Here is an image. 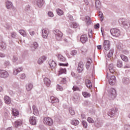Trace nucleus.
<instances>
[{
    "mask_svg": "<svg viewBox=\"0 0 130 130\" xmlns=\"http://www.w3.org/2000/svg\"><path fill=\"white\" fill-rule=\"evenodd\" d=\"M109 83L111 86H113L115 85V83H116V78L114 75H111V74L107 73V79H109Z\"/></svg>",
    "mask_w": 130,
    "mask_h": 130,
    "instance_id": "1",
    "label": "nucleus"
},
{
    "mask_svg": "<svg viewBox=\"0 0 130 130\" xmlns=\"http://www.w3.org/2000/svg\"><path fill=\"white\" fill-rule=\"evenodd\" d=\"M119 24H121L125 29H128L130 27L129 21L126 19L121 18L119 20Z\"/></svg>",
    "mask_w": 130,
    "mask_h": 130,
    "instance_id": "2",
    "label": "nucleus"
},
{
    "mask_svg": "<svg viewBox=\"0 0 130 130\" xmlns=\"http://www.w3.org/2000/svg\"><path fill=\"white\" fill-rule=\"evenodd\" d=\"M53 34H54L55 38L58 41L61 40V38H62V32L60 31V30L58 29H55L53 31Z\"/></svg>",
    "mask_w": 130,
    "mask_h": 130,
    "instance_id": "3",
    "label": "nucleus"
},
{
    "mask_svg": "<svg viewBox=\"0 0 130 130\" xmlns=\"http://www.w3.org/2000/svg\"><path fill=\"white\" fill-rule=\"evenodd\" d=\"M110 33L114 37H119L120 36V30L117 28L111 29Z\"/></svg>",
    "mask_w": 130,
    "mask_h": 130,
    "instance_id": "4",
    "label": "nucleus"
},
{
    "mask_svg": "<svg viewBox=\"0 0 130 130\" xmlns=\"http://www.w3.org/2000/svg\"><path fill=\"white\" fill-rule=\"evenodd\" d=\"M109 96L112 99H114L116 97V90L114 88H111L108 92Z\"/></svg>",
    "mask_w": 130,
    "mask_h": 130,
    "instance_id": "5",
    "label": "nucleus"
},
{
    "mask_svg": "<svg viewBox=\"0 0 130 130\" xmlns=\"http://www.w3.org/2000/svg\"><path fill=\"white\" fill-rule=\"evenodd\" d=\"M43 122L44 124H46L47 125H49V126H51V125L53 124V121H52V119L49 117H45L44 118Z\"/></svg>",
    "mask_w": 130,
    "mask_h": 130,
    "instance_id": "6",
    "label": "nucleus"
},
{
    "mask_svg": "<svg viewBox=\"0 0 130 130\" xmlns=\"http://www.w3.org/2000/svg\"><path fill=\"white\" fill-rule=\"evenodd\" d=\"M116 112H117V109L113 108L109 110L108 113V115L111 118L114 117V116H115V114H116Z\"/></svg>",
    "mask_w": 130,
    "mask_h": 130,
    "instance_id": "7",
    "label": "nucleus"
},
{
    "mask_svg": "<svg viewBox=\"0 0 130 130\" xmlns=\"http://www.w3.org/2000/svg\"><path fill=\"white\" fill-rule=\"evenodd\" d=\"M110 41L109 40H105L103 43V48L105 50H108L110 49Z\"/></svg>",
    "mask_w": 130,
    "mask_h": 130,
    "instance_id": "8",
    "label": "nucleus"
},
{
    "mask_svg": "<svg viewBox=\"0 0 130 130\" xmlns=\"http://www.w3.org/2000/svg\"><path fill=\"white\" fill-rule=\"evenodd\" d=\"M48 34H49V29L48 28H43L42 30V35L43 37L46 39L48 37Z\"/></svg>",
    "mask_w": 130,
    "mask_h": 130,
    "instance_id": "9",
    "label": "nucleus"
},
{
    "mask_svg": "<svg viewBox=\"0 0 130 130\" xmlns=\"http://www.w3.org/2000/svg\"><path fill=\"white\" fill-rule=\"evenodd\" d=\"M8 77H9V73L8 72L6 71V70H0V78L6 79V78H8Z\"/></svg>",
    "mask_w": 130,
    "mask_h": 130,
    "instance_id": "10",
    "label": "nucleus"
},
{
    "mask_svg": "<svg viewBox=\"0 0 130 130\" xmlns=\"http://www.w3.org/2000/svg\"><path fill=\"white\" fill-rule=\"evenodd\" d=\"M49 64L52 70V71H54L56 68V63L53 60H50L49 61Z\"/></svg>",
    "mask_w": 130,
    "mask_h": 130,
    "instance_id": "11",
    "label": "nucleus"
},
{
    "mask_svg": "<svg viewBox=\"0 0 130 130\" xmlns=\"http://www.w3.org/2000/svg\"><path fill=\"white\" fill-rule=\"evenodd\" d=\"M83 71H84V63L83 62L80 61L78 63L77 71L78 73H82Z\"/></svg>",
    "mask_w": 130,
    "mask_h": 130,
    "instance_id": "12",
    "label": "nucleus"
},
{
    "mask_svg": "<svg viewBox=\"0 0 130 130\" xmlns=\"http://www.w3.org/2000/svg\"><path fill=\"white\" fill-rule=\"evenodd\" d=\"M37 118L36 117L31 116L29 118V122L31 125H36Z\"/></svg>",
    "mask_w": 130,
    "mask_h": 130,
    "instance_id": "13",
    "label": "nucleus"
},
{
    "mask_svg": "<svg viewBox=\"0 0 130 130\" xmlns=\"http://www.w3.org/2000/svg\"><path fill=\"white\" fill-rule=\"evenodd\" d=\"M23 71V68L22 67H19L18 68H15L14 71H13V74L15 76H17L19 73H21Z\"/></svg>",
    "mask_w": 130,
    "mask_h": 130,
    "instance_id": "14",
    "label": "nucleus"
},
{
    "mask_svg": "<svg viewBox=\"0 0 130 130\" xmlns=\"http://www.w3.org/2000/svg\"><path fill=\"white\" fill-rule=\"evenodd\" d=\"M80 40L82 43H86L88 41V36L86 35L81 36L80 37Z\"/></svg>",
    "mask_w": 130,
    "mask_h": 130,
    "instance_id": "15",
    "label": "nucleus"
},
{
    "mask_svg": "<svg viewBox=\"0 0 130 130\" xmlns=\"http://www.w3.org/2000/svg\"><path fill=\"white\" fill-rule=\"evenodd\" d=\"M37 48H38V43L37 42H34L30 47V50L31 51H35Z\"/></svg>",
    "mask_w": 130,
    "mask_h": 130,
    "instance_id": "16",
    "label": "nucleus"
},
{
    "mask_svg": "<svg viewBox=\"0 0 130 130\" xmlns=\"http://www.w3.org/2000/svg\"><path fill=\"white\" fill-rule=\"evenodd\" d=\"M44 84L47 86L49 87L50 86V84H51V81L48 78H45L44 79Z\"/></svg>",
    "mask_w": 130,
    "mask_h": 130,
    "instance_id": "17",
    "label": "nucleus"
},
{
    "mask_svg": "<svg viewBox=\"0 0 130 130\" xmlns=\"http://www.w3.org/2000/svg\"><path fill=\"white\" fill-rule=\"evenodd\" d=\"M45 60H46V57L45 56H43L39 58L38 63H39V64H42Z\"/></svg>",
    "mask_w": 130,
    "mask_h": 130,
    "instance_id": "18",
    "label": "nucleus"
},
{
    "mask_svg": "<svg viewBox=\"0 0 130 130\" xmlns=\"http://www.w3.org/2000/svg\"><path fill=\"white\" fill-rule=\"evenodd\" d=\"M109 70L111 74H114L115 72V70L114 69V67L113 66V64L111 63L109 66Z\"/></svg>",
    "mask_w": 130,
    "mask_h": 130,
    "instance_id": "19",
    "label": "nucleus"
},
{
    "mask_svg": "<svg viewBox=\"0 0 130 130\" xmlns=\"http://www.w3.org/2000/svg\"><path fill=\"white\" fill-rule=\"evenodd\" d=\"M85 84L87 88H89V89H92V83L91 82V81L88 79H86L85 80Z\"/></svg>",
    "mask_w": 130,
    "mask_h": 130,
    "instance_id": "20",
    "label": "nucleus"
},
{
    "mask_svg": "<svg viewBox=\"0 0 130 130\" xmlns=\"http://www.w3.org/2000/svg\"><path fill=\"white\" fill-rule=\"evenodd\" d=\"M26 90L29 92V91H31L32 89H33V84L28 83L26 85Z\"/></svg>",
    "mask_w": 130,
    "mask_h": 130,
    "instance_id": "21",
    "label": "nucleus"
},
{
    "mask_svg": "<svg viewBox=\"0 0 130 130\" xmlns=\"http://www.w3.org/2000/svg\"><path fill=\"white\" fill-rule=\"evenodd\" d=\"M95 8L97 9V10H100L101 9V3L100 2V1L96 0L95 2Z\"/></svg>",
    "mask_w": 130,
    "mask_h": 130,
    "instance_id": "22",
    "label": "nucleus"
},
{
    "mask_svg": "<svg viewBox=\"0 0 130 130\" xmlns=\"http://www.w3.org/2000/svg\"><path fill=\"white\" fill-rule=\"evenodd\" d=\"M5 102L6 104H11V98L9 97L8 95H6L4 97Z\"/></svg>",
    "mask_w": 130,
    "mask_h": 130,
    "instance_id": "23",
    "label": "nucleus"
},
{
    "mask_svg": "<svg viewBox=\"0 0 130 130\" xmlns=\"http://www.w3.org/2000/svg\"><path fill=\"white\" fill-rule=\"evenodd\" d=\"M51 103H57L59 102V100H58V99L52 96H51Z\"/></svg>",
    "mask_w": 130,
    "mask_h": 130,
    "instance_id": "24",
    "label": "nucleus"
},
{
    "mask_svg": "<svg viewBox=\"0 0 130 130\" xmlns=\"http://www.w3.org/2000/svg\"><path fill=\"white\" fill-rule=\"evenodd\" d=\"M6 8L10 10V9H12L13 8V3L10 1L6 2Z\"/></svg>",
    "mask_w": 130,
    "mask_h": 130,
    "instance_id": "25",
    "label": "nucleus"
},
{
    "mask_svg": "<svg viewBox=\"0 0 130 130\" xmlns=\"http://www.w3.org/2000/svg\"><path fill=\"white\" fill-rule=\"evenodd\" d=\"M21 124H22V121L21 120H17L15 122L14 126L15 127H18V126H20Z\"/></svg>",
    "mask_w": 130,
    "mask_h": 130,
    "instance_id": "26",
    "label": "nucleus"
},
{
    "mask_svg": "<svg viewBox=\"0 0 130 130\" xmlns=\"http://www.w3.org/2000/svg\"><path fill=\"white\" fill-rule=\"evenodd\" d=\"M85 22L86 23V24L89 25L91 24V23H92V21H91V18L89 16H86L85 17Z\"/></svg>",
    "mask_w": 130,
    "mask_h": 130,
    "instance_id": "27",
    "label": "nucleus"
},
{
    "mask_svg": "<svg viewBox=\"0 0 130 130\" xmlns=\"http://www.w3.org/2000/svg\"><path fill=\"white\" fill-rule=\"evenodd\" d=\"M32 109L34 110V115H38V114H39V112L38 111L37 108H36V106H35L34 105L32 106Z\"/></svg>",
    "mask_w": 130,
    "mask_h": 130,
    "instance_id": "28",
    "label": "nucleus"
},
{
    "mask_svg": "<svg viewBox=\"0 0 130 130\" xmlns=\"http://www.w3.org/2000/svg\"><path fill=\"white\" fill-rule=\"evenodd\" d=\"M37 1V5L38 6L39 8H41L42 6H43L44 2L43 0H36Z\"/></svg>",
    "mask_w": 130,
    "mask_h": 130,
    "instance_id": "29",
    "label": "nucleus"
},
{
    "mask_svg": "<svg viewBox=\"0 0 130 130\" xmlns=\"http://www.w3.org/2000/svg\"><path fill=\"white\" fill-rule=\"evenodd\" d=\"M122 83L125 85H127L129 83V79L127 78H124L122 79Z\"/></svg>",
    "mask_w": 130,
    "mask_h": 130,
    "instance_id": "30",
    "label": "nucleus"
},
{
    "mask_svg": "<svg viewBox=\"0 0 130 130\" xmlns=\"http://www.w3.org/2000/svg\"><path fill=\"white\" fill-rule=\"evenodd\" d=\"M67 73V69L66 68L60 69L58 71V75H62V74H66Z\"/></svg>",
    "mask_w": 130,
    "mask_h": 130,
    "instance_id": "31",
    "label": "nucleus"
},
{
    "mask_svg": "<svg viewBox=\"0 0 130 130\" xmlns=\"http://www.w3.org/2000/svg\"><path fill=\"white\" fill-rule=\"evenodd\" d=\"M12 113H13V115H14V116H17V115H19V111H18L17 110H16L15 109H12Z\"/></svg>",
    "mask_w": 130,
    "mask_h": 130,
    "instance_id": "32",
    "label": "nucleus"
},
{
    "mask_svg": "<svg viewBox=\"0 0 130 130\" xmlns=\"http://www.w3.org/2000/svg\"><path fill=\"white\" fill-rule=\"evenodd\" d=\"M19 33H20V34H21V35L23 36V37H26L27 36V34H26V32L25 31V30H24L23 29L19 30Z\"/></svg>",
    "mask_w": 130,
    "mask_h": 130,
    "instance_id": "33",
    "label": "nucleus"
},
{
    "mask_svg": "<svg viewBox=\"0 0 130 130\" xmlns=\"http://www.w3.org/2000/svg\"><path fill=\"white\" fill-rule=\"evenodd\" d=\"M82 95L85 98H88L91 96V94L87 92H82Z\"/></svg>",
    "mask_w": 130,
    "mask_h": 130,
    "instance_id": "34",
    "label": "nucleus"
},
{
    "mask_svg": "<svg viewBox=\"0 0 130 130\" xmlns=\"http://www.w3.org/2000/svg\"><path fill=\"white\" fill-rule=\"evenodd\" d=\"M56 12L57 15H58V16H62V15H63V11H62L61 9H57Z\"/></svg>",
    "mask_w": 130,
    "mask_h": 130,
    "instance_id": "35",
    "label": "nucleus"
},
{
    "mask_svg": "<svg viewBox=\"0 0 130 130\" xmlns=\"http://www.w3.org/2000/svg\"><path fill=\"white\" fill-rule=\"evenodd\" d=\"M80 123V122H79V120H73L71 122V124L73 125H78Z\"/></svg>",
    "mask_w": 130,
    "mask_h": 130,
    "instance_id": "36",
    "label": "nucleus"
},
{
    "mask_svg": "<svg viewBox=\"0 0 130 130\" xmlns=\"http://www.w3.org/2000/svg\"><path fill=\"white\" fill-rule=\"evenodd\" d=\"M58 58L59 60H60V61H66V58L61 55H59Z\"/></svg>",
    "mask_w": 130,
    "mask_h": 130,
    "instance_id": "37",
    "label": "nucleus"
},
{
    "mask_svg": "<svg viewBox=\"0 0 130 130\" xmlns=\"http://www.w3.org/2000/svg\"><path fill=\"white\" fill-rule=\"evenodd\" d=\"M113 52H114L113 49H111L109 51V53L108 54V55H107V56L109 58H110L112 56V55H113Z\"/></svg>",
    "mask_w": 130,
    "mask_h": 130,
    "instance_id": "38",
    "label": "nucleus"
},
{
    "mask_svg": "<svg viewBox=\"0 0 130 130\" xmlns=\"http://www.w3.org/2000/svg\"><path fill=\"white\" fill-rule=\"evenodd\" d=\"M70 26L72 28H77L78 27V24L76 22H72L70 23Z\"/></svg>",
    "mask_w": 130,
    "mask_h": 130,
    "instance_id": "39",
    "label": "nucleus"
},
{
    "mask_svg": "<svg viewBox=\"0 0 130 130\" xmlns=\"http://www.w3.org/2000/svg\"><path fill=\"white\" fill-rule=\"evenodd\" d=\"M121 58L122 60H123L124 61H127L128 59H127V57L123 55H121Z\"/></svg>",
    "mask_w": 130,
    "mask_h": 130,
    "instance_id": "40",
    "label": "nucleus"
},
{
    "mask_svg": "<svg viewBox=\"0 0 130 130\" xmlns=\"http://www.w3.org/2000/svg\"><path fill=\"white\" fill-rule=\"evenodd\" d=\"M117 47L118 49H119V50H122V49L123 48V45H122V44H119L117 45Z\"/></svg>",
    "mask_w": 130,
    "mask_h": 130,
    "instance_id": "41",
    "label": "nucleus"
},
{
    "mask_svg": "<svg viewBox=\"0 0 130 130\" xmlns=\"http://www.w3.org/2000/svg\"><path fill=\"white\" fill-rule=\"evenodd\" d=\"M99 16L101 18V22H102V21H103V19H104V17L103 16V13H102V12H101V11L99 12Z\"/></svg>",
    "mask_w": 130,
    "mask_h": 130,
    "instance_id": "42",
    "label": "nucleus"
},
{
    "mask_svg": "<svg viewBox=\"0 0 130 130\" xmlns=\"http://www.w3.org/2000/svg\"><path fill=\"white\" fill-rule=\"evenodd\" d=\"M77 52H78L77 51V50H74L71 51L70 54L71 55H73V56H74V55H77Z\"/></svg>",
    "mask_w": 130,
    "mask_h": 130,
    "instance_id": "43",
    "label": "nucleus"
},
{
    "mask_svg": "<svg viewBox=\"0 0 130 130\" xmlns=\"http://www.w3.org/2000/svg\"><path fill=\"white\" fill-rule=\"evenodd\" d=\"M0 47H1L2 49H6V43L3 42L2 44H0Z\"/></svg>",
    "mask_w": 130,
    "mask_h": 130,
    "instance_id": "44",
    "label": "nucleus"
},
{
    "mask_svg": "<svg viewBox=\"0 0 130 130\" xmlns=\"http://www.w3.org/2000/svg\"><path fill=\"white\" fill-rule=\"evenodd\" d=\"M117 66L118 68H121L122 67V62L121 61H118Z\"/></svg>",
    "mask_w": 130,
    "mask_h": 130,
    "instance_id": "45",
    "label": "nucleus"
},
{
    "mask_svg": "<svg viewBox=\"0 0 130 130\" xmlns=\"http://www.w3.org/2000/svg\"><path fill=\"white\" fill-rule=\"evenodd\" d=\"M48 17H51V18H52L54 16V15L53 14V13L52 12L49 11L48 13Z\"/></svg>",
    "mask_w": 130,
    "mask_h": 130,
    "instance_id": "46",
    "label": "nucleus"
},
{
    "mask_svg": "<svg viewBox=\"0 0 130 130\" xmlns=\"http://www.w3.org/2000/svg\"><path fill=\"white\" fill-rule=\"evenodd\" d=\"M82 125H83L84 127L86 128L88 126V124L86 121H82Z\"/></svg>",
    "mask_w": 130,
    "mask_h": 130,
    "instance_id": "47",
    "label": "nucleus"
},
{
    "mask_svg": "<svg viewBox=\"0 0 130 130\" xmlns=\"http://www.w3.org/2000/svg\"><path fill=\"white\" fill-rule=\"evenodd\" d=\"M87 121H88L90 123H94V120L92 119L91 117H88L87 118Z\"/></svg>",
    "mask_w": 130,
    "mask_h": 130,
    "instance_id": "48",
    "label": "nucleus"
},
{
    "mask_svg": "<svg viewBox=\"0 0 130 130\" xmlns=\"http://www.w3.org/2000/svg\"><path fill=\"white\" fill-rule=\"evenodd\" d=\"M69 112H70V114H71L72 115H75V111H74L73 109L70 108L69 109Z\"/></svg>",
    "mask_w": 130,
    "mask_h": 130,
    "instance_id": "49",
    "label": "nucleus"
},
{
    "mask_svg": "<svg viewBox=\"0 0 130 130\" xmlns=\"http://www.w3.org/2000/svg\"><path fill=\"white\" fill-rule=\"evenodd\" d=\"M25 78L26 74H25L24 73H23L20 75V79H21V80H25Z\"/></svg>",
    "mask_w": 130,
    "mask_h": 130,
    "instance_id": "50",
    "label": "nucleus"
},
{
    "mask_svg": "<svg viewBox=\"0 0 130 130\" xmlns=\"http://www.w3.org/2000/svg\"><path fill=\"white\" fill-rule=\"evenodd\" d=\"M67 16L69 18V20H70V21H73V20H74V18H73V16L70 15L69 14H68L67 15Z\"/></svg>",
    "mask_w": 130,
    "mask_h": 130,
    "instance_id": "51",
    "label": "nucleus"
},
{
    "mask_svg": "<svg viewBox=\"0 0 130 130\" xmlns=\"http://www.w3.org/2000/svg\"><path fill=\"white\" fill-rule=\"evenodd\" d=\"M18 60V57L16 56H13V58H12V61L13 62H16Z\"/></svg>",
    "mask_w": 130,
    "mask_h": 130,
    "instance_id": "52",
    "label": "nucleus"
},
{
    "mask_svg": "<svg viewBox=\"0 0 130 130\" xmlns=\"http://www.w3.org/2000/svg\"><path fill=\"white\" fill-rule=\"evenodd\" d=\"M10 61H5L4 62V66H5V67H9L10 66Z\"/></svg>",
    "mask_w": 130,
    "mask_h": 130,
    "instance_id": "53",
    "label": "nucleus"
},
{
    "mask_svg": "<svg viewBox=\"0 0 130 130\" xmlns=\"http://www.w3.org/2000/svg\"><path fill=\"white\" fill-rule=\"evenodd\" d=\"M68 63H60L59 64V66H60V67H68Z\"/></svg>",
    "mask_w": 130,
    "mask_h": 130,
    "instance_id": "54",
    "label": "nucleus"
},
{
    "mask_svg": "<svg viewBox=\"0 0 130 130\" xmlns=\"http://www.w3.org/2000/svg\"><path fill=\"white\" fill-rule=\"evenodd\" d=\"M57 88L59 90V91H62V87H61L60 85H57Z\"/></svg>",
    "mask_w": 130,
    "mask_h": 130,
    "instance_id": "55",
    "label": "nucleus"
},
{
    "mask_svg": "<svg viewBox=\"0 0 130 130\" xmlns=\"http://www.w3.org/2000/svg\"><path fill=\"white\" fill-rule=\"evenodd\" d=\"M73 91H79L80 89H79V87L77 86H73Z\"/></svg>",
    "mask_w": 130,
    "mask_h": 130,
    "instance_id": "56",
    "label": "nucleus"
},
{
    "mask_svg": "<svg viewBox=\"0 0 130 130\" xmlns=\"http://www.w3.org/2000/svg\"><path fill=\"white\" fill-rule=\"evenodd\" d=\"M16 35L17 34H16V32H12L11 34V37H12V38H16Z\"/></svg>",
    "mask_w": 130,
    "mask_h": 130,
    "instance_id": "57",
    "label": "nucleus"
},
{
    "mask_svg": "<svg viewBox=\"0 0 130 130\" xmlns=\"http://www.w3.org/2000/svg\"><path fill=\"white\" fill-rule=\"evenodd\" d=\"M100 26V25L99 24V23H97L94 25V29H99Z\"/></svg>",
    "mask_w": 130,
    "mask_h": 130,
    "instance_id": "58",
    "label": "nucleus"
},
{
    "mask_svg": "<svg viewBox=\"0 0 130 130\" xmlns=\"http://www.w3.org/2000/svg\"><path fill=\"white\" fill-rule=\"evenodd\" d=\"M4 116L5 118H8V117H9V112H5L4 114Z\"/></svg>",
    "mask_w": 130,
    "mask_h": 130,
    "instance_id": "59",
    "label": "nucleus"
},
{
    "mask_svg": "<svg viewBox=\"0 0 130 130\" xmlns=\"http://www.w3.org/2000/svg\"><path fill=\"white\" fill-rule=\"evenodd\" d=\"M66 82H67V80H66V78H63L62 80H61V84H65Z\"/></svg>",
    "mask_w": 130,
    "mask_h": 130,
    "instance_id": "60",
    "label": "nucleus"
},
{
    "mask_svg": "<svg viewBox=\"0 0 130 130\" xmlns=\"http://www.w3.org/2000/svg\"><path fill=\"white\" fill-rule=\"evenodd\" d=\"M29 34L31 36H34L35 35V31H30Z\"/></svg>",
    "mask_w": 130,
    "mask_h": 130,
    "instance_id": "61",
    "label": "nucleus"
},
{
    "mask_svg": "<svg viewBox=\"0 0 130 130\" xmlns=\"http://www.w3.org/2000/svg\"><path fill=\"white\" fill-rule=\"evenodd\" d=\"M125 128H126V130H130V125H127L125 126Z\"/></svg>",
    "mask_w": 130,
    "mask_h": 130,
    "instance_id": "62",
    "label": "nucleus"
},
{
    "mask_svg": "<svg viewBox=\"0 0 130 130\" xmlns=\"http://www.w3.org/2000/svg\"><path fill=\"white\" fill-rule=\"evenodd\" d=\"M74 101H78L79 100V96H77V98H76L75 96L73 97Z\"/></svg>",
    "mask_w": 130,
    "mask_h": 130,
    "instance_id": "63",
    "label": "nucleus"
},
{
    "mask_svg": "<svg viewBox=\"0 0 130 130\" xmlns=\"http://www.w3.org/2000/svg\"><path fill=\"white\" fill-rule=\"evenodd\" d=\"M6 55L3 53H0V57H5Z\"/></svg>",
    "mask_w": 130,
    "mask_h": 130,
    "instance_id": "64",
    "label": "nucleus"
}]
</instances>
